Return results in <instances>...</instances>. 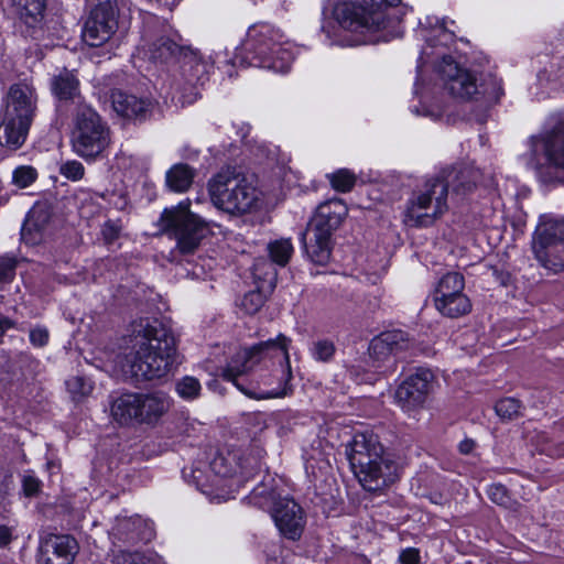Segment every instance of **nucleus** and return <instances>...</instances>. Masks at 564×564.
Listing matches in <instances>:
<instances>
[{"mask_svg":"<svg viewBox=\"0 0 564 564\" xmlns=\"http://www.w3.org/2000/svg\"><path fill=\"white\" fill-rule=\"evenodd\" d=\"M133 351L126 357L123 370L137 380L161 379L177 364L173 333L160 323H139L133 328Z\"/></svg>","mask_w":564,"mask_h":564,"instance_id":"obj_1","label":"nucleus"},{"mask_svg":"<svg viewBox=\"0 0 564 564\" xmlns=\"http://www.w3.org/2000/svg\"><path fill=\"white\" fill-rule=\"evenodd\" d=\"M351 470L368 491H377L398 478L397 464L384 455L383 446L372 433H357L346 447Z\"/></svg>","mask_w":564,"mask_h":564,"instance_id":"obj_2","label":"nucleus"},{"mask_svg":"<svg viewBox=\"0 0 564 564\" xmlns=\"http://www.w3.org/2000/svg\"><path fill=\"white\" fill-rule=\"evenodd\" d=\"M400 0H347L334 9V17L339 25L352 33L351 45L387 42L383 31L388 25L387 8Z\"/></svg>","mask_w":564,"mask_h":564,"instance_id":"obj_3","label":"nucleus"},{"mask_svg":"<svg viewBox=\"0 0 564 564\" xmlns=\"http://www.w3.org/2000/svg\"><path fill=\"white\" fill-rule=\"evenodd\" d=\"M246 56L241 63L276 73L288 72L293 59V45L278 26L257 22L249 26L243 42Z\"/></svg>","mask_w":564,"mask_h":564,"instance_id":"obj_4","label":"nucleus"},{"mask_svg":"<svg viewBox=\"0 0 564 564\" xmlns=\"http://www.w3.org/2000/svg\"><path fill=\"white\" fill-rule=\"evenodd\" d=\"M208 193L215 207L234 216L252 213L262 204V193L235 167L221 169L210 178Z\"/></svg>","mask_w":564,"mask_h":564,"instance_id":"obj_5","label":"nucleus"},{"mask_svg":"<svg viewBox=\"0 0 564 564\" xmlns=\"http://www.w3.org/2000/svg\"><path fill=\"white\" fill-rule=\"evenodd\" d=\"M446 90L462 100H485L487 104L497 102L503 95L501 80L492 75L480 78L465 68L458 67L451 56H445L438 66Z\"/></svg>","mask_w":564,"mask_h":564,"instance_id":"obj_6","label":"nucleus"},{"mask_svg":"<svg viewBox=\"0 0 564 564\" xmlns=\"http://www.w3.org/2000/svg\"><path fill=\"white\" fill-rule=\"evenodd\" d=\"M70 144L73 151L86 161L102 156L111 143L108 123L90 106L79 104L73 112Z\"/></svg>","mask_w":564,"mask_h":564,"instance_id":"obj_7","label":"nucleus"},{"mask_svg":"<svg viewBox=\"0 0 564 564\" xmlns=\"http://www.w3.org/2000/svg\"><path fill=\"white\" fill-rule=\"evenodd\" d=\"M36 95L26 84L13 85L8 94L0 142L11 149L20 148L26 140L33 120Z\"/></svg>","mask_w":564,"mask_h":564,"instance_id":"obj_8","label":"nucleus"},{"mask_svg":"<svg viewBox=\"0 0 564 564\" xmlns=\"http://www.w3.org/2000/svg\"><path fill=\"white\" fill-rule=\"evenodd\" d=\"M348 214L343 199L333 198L318 205L310 223L311 237L306 241V234L302 235L305 249L313 262L325 264L332 253V235L341 225Z\"/></svg>","mask_w":564,"mask_h":564,"instance_id":"obj_9","label":"nucleus"},{"mask_svg":"<svg viewBox=\"0 0 564 564\" xmlns=\"http://www.w3.org/2000/svg\"><path fill=\"white\" fill-rule=\"evenodd\" d=\"M170 406V398L163 392H127L112 400L110 412L120 425H151L156 423Z\"/></svg>","mask_w":564,"mask_h":564,"instance_id":"obj_10","label":"nucleus"},{"mask_svg":"<svg viewBox=\"0 0 564 564\" xmlns=\"http://www.w3.org/2000/svg\"><path fill=\"white\" fill-rule=\"evenodd\" d=\"M189 205L184 200L165 208L158 220L160 231L176 241V249L182 254L193 253L208 231L206 223L191 212Z\"/></svg>","mask_w":564,"mask_h":564,"instance_id":"obj_11","label":"nucleus"},{"mask_svg":"<svg viewBox=\"0 0 564 564\" xmlns=\"http://www.w3.org/2000/svg\"><path fill=\"white\" fill-rule=\"evenodd\" d=\"M177 63L181 78L173 80L171 98L176 105H191L198 98V86L207 80L214 62L188 46Z\"/></svg>","mask_w":564,"mask_h":564,"instance_id":"obj_12","label":"nucleus"},{"mask_svg":"<svg viewBox=\"0 0 564 564\" xmlns=\"http://www.w3.org/2000/svg\"><path fill=\"white\" fill-rule=\"evenodd\" d=\"M250 500L261 509H270L273 506L272 518L281 534L290 540L300 539L305 519L303 509L293 499L282 498L275 501L274 491L262 485L252 490Z\"/></svg>","mask_w":564,"mask_h":564,"instance_id":"obj_13","label":"nucleus"},{"mask_svg":"<svg viewBox=\"0 0 564 564\" xmlns=\"http://www.w3.org/2000/svg\"><path fill=\"white\" fill-rule=\"evenodd\" d=\"M236 371L232 378L227 376V367L223 369V378L232 382L238 390L251 399L265 400L285 397L289 392L291 369H280V376L272 375L265 369L252 371Z\"/></svg>","mask_w":564,"mask_h":564,"instance_id":"obj_14","label":"nucleus"},{"mask_svg":"<svg viewBox=\"0 0 564 564\" xmlns=\"http://www.w3.org/2000/svg\"><path fill=\"white\" fill-rule=\"evenodd\" d=\"M292 339L283 334L249 348L238 350L227 365V376L232 378L236 371H252L253 367L262 360L279 359L283 364L281 369H291L289 348Z\"/></svg>","mask_w":564,"mask_h":564,"instance_id":"obj_15","label":"nucleus"},{"mask_svg":"<svg viewBox=\"0 0 564 564\" xmlns=\"http://www.w3.org/2000/svg\"><path fill=\"white\" fill-rule=\"evenodd\" d=\"M447 185L436 178L425 184V189L414 196L406 208L404 221L409 226L426 227L447 210Z\"/></svg>","mask_w":564,"mask_h":564,"instance_id":"obj_16","label":"nucleus"},{"mask_svg":"<svg viewBox=\"0 0 564 564\" xmlns=\"http://www.w3.org/2000/svg\"><path fill=\"white\" fill-rule=\"evenodd\" d=\"M532 250L542 267L553 272L564 270V220L541 225L533 238Z\"/></svg>","mask_w":564,"mask_h":564,"instance_id":"obj_17","label":"nucleus"},{"mask_svg":"<svg viewBox=\"0 0 564 564\" xmlns=\"http://www.w3.org/2000/svg\"><path fill=\"white\" fill-rule=\"evenodd\" d=\"M118 29V9L115 0H101L89 13L82 30L83 41L99 47L107 44Z\"/></svg>","mask_w":564,"mask_h":564,"instance_id":"obj_18","label":"nucleus"},{"mask_svg":"<svg viewBox=\"0 0 564 564\" xmlns=\"http://www.w3.org/2000/svg\"><path fill=\"white\" fill-rule=\"evenodd\" d=\"M434 375L430 369L419 368L397 389L395 400L406 412L422 408L432 390Z\"/></svg>","mask_w":564,"mask_h":564,"instance_id":"obj_19","label":"nucleus"},{"mask_svg":"<svg viewBox=\"0 0 564 564\" xmlns=\"http://www.w3.org/2000/svg\"><path fill=\"white\" fill-rule=\"evenodd\" d=\"M531 152H542L550 166L564 173V113L560 115L552 128L530 140Z\"/></svg>","mask_w":564,"mask_h":564,"instance_id":"obj_20","label":"nucleus"},{"mask_svg":"<svg viewBox=\"0 0 564 564\" xmlns=\"http://www.w3.org/2000/svg\"><path fill=\"white\" fill-rule=\"evenodd\" d=\"M411 346L412 341L403 330L384 332L371 340L369 356L373 360V367L379 369L382 365L390 362L393 355L406 350Z\"/></svg>","mask_w":564,"mask_h":564,"instance_id":"obj_21","label":"nucleus"},{"mask_svg":"<svg viewBox=\"0 0 564 564\" xmlns=\"http://www.w3.org/2000/svg\"><path fill=\"white\" fill-rule=\"evenodd\" d=\"M77 552L78 544L73 536L52 534L41 544L37 564H72Z\"/></svg>","mask_w":564,"mask_h":564,"instance_id":"obj_22","label":"nucleus"},{"mask_svg":"<svg viewBox=\"0 0 564 564\" xmlns=\"http://www.w3.org/2000/svg\"><path fill=\"white\" fill-rule=\"evenodd\" d=\"M253 276L261 281L258 290L246 293L240 302V307L247 314H256L264 304L265 296L262 290L272 291L275 286L276 272L273 264L264 259H259L253 264Z\"/></svg>","mask_w":564,"mask_h":564,"instance_id":"obj_23","label":"nucleus"},{"mask_svg":"<svg viewBox=\"0 0 564 564\" xmlns=\"http://www.w3.org/2000/svg\"><path fill=\"white\" fill-rule=\"evenodd\" d=\"M182 39L178 34L160 35L142 47L145 57L154 63L167 64L170 62H178L184 51L188 47L181 43Z\"/></svg>","mask_w":564,"mask_h":564,"instance_id":"obj_24","label":"nucleus"},{"mask_svg":"<svg viewBox=\"0 0 564 564\" xmlns=\"http://www.w3.org/2000/svg\"><path fill=\"white\" fill-rule=\"evenodd\" d=\"M479 180V172L473 166L460 165L444 172L442 178H436L447 185V192L451 189L456 194H466L470 192Z\"/></svg>","mask_w":564,"mask_h":564,"instance_id":"obj_25","label":"nucleus"},{"mask_svg":"<svg viewBox=\"0 0 564 564\" xmlns=\"http://www.w3.org/2000/svg\"><path fill=\"white\" fill-rule=\"evenodd\" d=\"M51 219L50 210L44 205L34 206L28 214L22 226V238L28 243H37Z\"/></svg>","mask_w":564,"mask_h":564,"instance_id":"obj_26","label":"nucleus"},{"mask_svg":"<svg viewBox=\"0 0 564 564\" xmlns=\"http://www.w3.org/2000/svg\"><path fill=\"white\" fill-rule=\"evenodd\" d=\"M111 102L113 110L121 117L132 119L144 116L149 104L134 95L116 90L111 94Z\"/></svg>","mask_w":564,"mask_h":564,"instance_id":"obj_27","label":"nucleus"},{"mask_svg":"<svg viewBox=\"0 0 564 564\" xmlns=\"http://www.w3.org/2000/svg\"><path fill=\"white\" fill-rule=\"evenodd\" d=\"M12 6L20 20L28 26L35 28L44 20L46 0H12Z\"/></svg>","mask_w":564,"mask_h":564,"instance_id":"obj_28","label":"nucleus"},{"mask_svg":"<svg viewBox=\"0 0 564 564\" xmlns=\"http://www.w3.org/2000/svg\"><path fill=\"white\" fill-rule=\"evenodd\" d=\"M194 178V171L183 163L173 165L165 175V182L167 187L175 193L186 192Z\"/></svg>","mask_w":564,"mask_h":564,"instance_id":"obj_29","label":"nucleus"},{"mask_svg":"<svg viewBox=\"0 0 564 564\" xmlns=\"http://www.w3.org/2000/svg\"><path fill=\"white\" fill-rule=\"evenodd\" d=\"M435 307L442 315L456 318L468 314L471 310V303L467 295L456 294L448 299L435 300Z\"/></svg>","mask_w":564,"mask_h":564,"instance_id":"obj_30","label":"nucleus"},{"mask_svg":"<svg viewBox=\"0 0 564 564\" xmlns=\"http://www.w3.org/2000/svg\"><path fill=\"white\" fill-rule=\"evenodd\" d=\"M465 280L458 272H448L442 276L435 290V300L448 299L456 294H464Z\"/></svg>","mask_w":564,"mask_h":564,"instance_id":"obj_31","label":"nucleus"},{"mask_svg":"<svg viewBox=\"0 0 564 564\" xmlns=\"http://www.w3.org/2000/svg\"><path fill=\"white\" fill-rule=\"evenodd\" d=\"M78 80L69 70H63L54 77L52 89L59 99H70L78 94Z\"/></svg>","mask_w":564,"mask_h":564,"instance_id":"obj_32","label":"nucleus"},{"mask_svg":"<svg viewBox=\"0 0 564 564\" xmlns=\"http://www.w3.org/2000/svg\"><path fill=\"white\" fill-rule=\"evenodd\" d=\"M112 564H162L160 556L155 554H142L139 552H129L123 550L112 551Z\"/></svg>","mask_w":564,"mask_h":564,"instance_id":"obj_33","label":"nucleus"},{"mask_svg":"<svg viewBox=\"0 0 564 564\" xmlns=\"http://www.w3.org/2000/svg\"><path fill=\"white\" fill-rule=\"evenodd\" d=\"M523 405L516 398H502L495 404L496 414L503 421H512L522 415Z\"/></svg>","mask_w":564,"mask_h":564,"instance_id":"obj_34","label":"nucleus"},{"mask_svg":"<svg viewBox=\"0 0 564 564\" xmlns=\"http://www.w3.org/2000/svg\"><path fill=\"white\" fill-rule=\"evenodd\" d=\"M268 251L272 262L284 267L293 253V246L290 239H279L268 245Z\"/></svg>","mask_w":564,"mask_h":564,"instance_id":"obj_35","label":"nucleus"},{"mask_svg":"<svg viewBox=\"0 0 564 564\" xmlns=\"http://www.w3.org/2000/svg\"><path fill=\"white\" fill-rule=\"evenodd\" d=\"M66 388L72 399L79 402L93 392L94 384L88 378L74 376L66 381Z\"/></svg>","mask_w":564,"mask_h":564,"instance_id":"obj_36","label":"nucleus"},{"mask_svg":"<svg viewBox=\"0 0 564 564\" xmlns=\"http://www.w3.org/2000/svg\"><path fill=\"white\" fill-rule=\"evenodd\" d=\"M39 177L37 170L32 165H19L12 171L11 184L19 189L32 186Z\"/></svg>","mask_w":564,"mask_h":564,"instance_id":"obj_37","label":"nucleus"},{"mask_svg":"<svg viewBox=\"0 0 564 564\" xmlns=\"http://www.w3.org/2000/svg\"><path fill=\"white\" fill-rule=\"evenodd\" d=\"M336 351L335 344L329 339H317L312 343L310 354L315 361L329 362Z\"/></svg>","mask_w":564,"mask_h":564,"instance_id":"obj_38","label":"nucleus"},{"mask_svg":"<svg viewBox=\"0 0 564 564\" xmlns=\"http://www.w3.org/2000/svg\"><path fill=\"white\" fill-rule=\"evenodd\" d=\"M333 188L346 193L352 189L356 184V175L347 169L338 170L328 175Z\"/></svg>","mask_w":564,"mask_h":564,"instance_id":"obj_39","label":"nucleus"},{"mask_svg":"<svg viewBox=\"0 0 564 564\" xmlns=\"http://www.w3.org/2000/svg\"><path fill=\"white\" fill-rule=\"evenodd\" d=\"M200 390V382L192 376H186L176 383V391L178 395L185 400H194L198 398Z\"/></svg>","mask_w":564,"mask_h":564,"instance_id":"obj_40","label":"nucleus"},{"mask_svg":"<svg viewBox=\"0 0 564 564\" xmlns=\"http://www.w3.org/2000/svg\"><path fill=\"white\" fill-rule=\"evenodd\" d=\"M123 226L120 219H109L101 227V237L107 246L115 245L122 235Z\"/></svg>","mask_w":564,"mask_h":564,"instance_id":"obj_41","label":"nucleus"},{"mask_svg":"<svg viewBox=\"0 0 564 564\" xmlns=\"http://www.w3.org/2000/svg\"><path fill=\"white\" fill-rule=\"evenodd\" d=\"M59 174L65 178L77 182L85 175L84 165L77 160H69L61 164Z\"/></svg>","mask_w":564,"mask_h":564,"instance_id":"obj_42","label":"nucleus"},{"mask_svg":"<svg viewBox=\"0 0 564 564\" xmlns=\"http://www.w3.org/2000/svg\"><path fill=\"white\" fill-rule=\"evenodd\" d=\"M140 523L141 521L139 519L121 520L117 527V532L120 535V539H122L126 542H135L137 540H139L138 534H134L133 531Z\"/></svg>","mask_w":564,"mask_h":564,"instance_id":"obj_43","label":"nucleus"},{"mask_svg":"<svg viewBox=\"0 0 564 564\" xmlns=\"http://www.w3.org/2000/svg\"><path fill=\"white\" fill-rule=\"evenodd\" d=\"M487 495L492 502L499 506H507L509 502L508 491L501 484L490 485L487 489Z\"/></svg>","mask_w":564,"mask_h":564,"instance_id":"obj_44","label":"nucleus"},{"mask_svg":"<svg viewBox=\"0 0 564 564\" xmlns=\"http://www.w3.org/2000/svg\"><path fill=\"white\" fill-rule=\"evenodd\" d=\"M17 261L11 257L0 259V282H9L15 273Z\"/></svg>","mask_w":564,"mask_h":564,"instance_id":"obj_45","label":"nucleus"},{"mask_svg":"<svg viewBox=\"0 0 564 564\" xmlns=\"http://www.w3.org/2000/svg\"><path fill=\"white\" fill-rule=\"evenodd\" d=\"M30 341L35 347H44L48 343L50 333L47 328L36 326L30 330Z\"/></svg>","mask_w":564,"mask_h":564,"instance_id":"obj_46","label":"nucleus"},{"mask_svg":"<svg viewBox=\"0 0 564 564\" xmlns=\"http://www.w3.org/2000/svg\"><path fill=\"white\" fill-rule=\"evenodd\" d=\"M213 473L218 476L227 477L231 474V468L227 465L226 458L221 455L216 456L209 465Z\"/></svg>","mask_w":564,"mask_h":564,"instance_id":"obj_47","label":"nucleus"},{"mask_svg":"<svg viewBox=\"0 0 564 564\" xmlns=\"http://www.w3.org/2000/svg\"><path fill=\"white\" fill-rule=\"evenodd\" d=\"M41 481L34 476L26 475L23 477V490L26 496H34L39 492Z\"/></svg>","mask_w":564,"mask_h":564,"instance_id":"obj_48","label":"nucleus"},{"mask_svg":"<svg viewBox=\"0 0 564 564\" xmlns=\"http://www.w3.org/2000/svg\"><path fill=\"white\" fill-rule=\"evenodd\" d=\"M399 558L402 564H419L420 552L417 549L408 547L400 553Z\"/></svg>","mask_w":564,"mask_h":564,"instance_id":"obj_49","label":"nucleus"},{"mask_svg":"<svg viewBox=\"0 0 564 564\" xmlns=\"http://www.w3.org/2000/svg\"><path fill=\"white\" fill-rule=\"evenodd\" d=\"M13 540V528L9 525H0V547H6Z\"/></svg>","mask_w":564,"mask_h":564,"instance_id":"obj_50","label":"nucleus"},{"mask_svg":"<svg viewBox=\"0 0 564 564\" xmlns=\"http://www.w3.org/2000/svg\"><path fill=\"white\" fill-rule=\"evenodd\" d=\"M94 197H90V200H93ZM88 202L87 200H84L83 204H82V207H80V214L84 216V217H90V216H94L96 213L99 212V206L98 204H95L94 202H91V207L90 208V205L87 204Z\"/></svg>","mask_w":564,"mask_h":564,"instance_id":"obj_51","label":"nucleus"},{"mask_svg":"<svg viewBox=\"0 0 564 564\" xmlns=\"http://www.w3.org/2000/svg\"><path fill=\"white\" fill-rule=\"evenodd\" d=\"M475 447V443L473 440H464L459 443L458 448L463 454H469Z\"/></svg>","mask_w":564,"mask_h":564,"instance_id":"obj_52","label":"nucleus"},{"mask_svg":"<svg viewBox=\"0 0 564 564\" xmlns=\"http://www.w3.org/2000/svg\"><path fill=\"white\" fill-rule=\"evenodd\" d=\"M529 165H530L531 167L536 169V167L540 165V163H539V162H529Z\"/></svg>","mask_w":564,"mask_h":564,"instance_id":"obj_53","label":"nucleus"},{"mask_svg":"<svg viewBox=\"0 0 564 564\" xmlns=\"http://www.w3.org/2000/svg\"><path fill=\"white\" fill-rule=\"evenodd\" d=\"M197 470H194L193 473L196 474ZM194 478L198 481V476L197 475H194Z\"/></svg>","mask_w":564,"mask_h":564,"instance_id":"obj_54","label":"nucleus"}]
</instances>
